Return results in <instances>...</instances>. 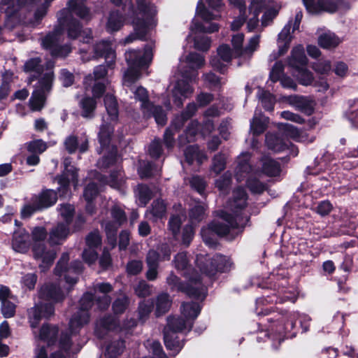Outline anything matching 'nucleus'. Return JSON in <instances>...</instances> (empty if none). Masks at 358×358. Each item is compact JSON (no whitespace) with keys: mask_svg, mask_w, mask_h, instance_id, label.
I'll use <instances>...</instances> for the list:
<instances>
[{"mask_svg":"<svg viewBox=\"0 0 358 358\" xmlns=\"http://www.w3.org/2000/svg\"><path fill=\"white\" fill-rule=\"evenodd\" d=\"M227 157L222 153H218L213 158L210 170L216 175L221 173L226 167Z\"/></svg>","mask_w":358,"mask_h":358,"instance_id":"603ef678","label":"nucleus"},{"mask_svg":"<svg viewBox=\"0 0 358 358\" xmlns=\"http://www.w3.org/2000/svg\"><path fill=\"white\" fill-rule=\"evenodd\" d=\"M113 130V127L110 124H103L101 127L99 138L101 147L104 148L108 145Z\"/></svg>","mask_w":358,"mask_h":358,"instance_id":"3c124183","label":"nucleus"},{"mask_svg":"<svg viewBox=\"0 0 358 358\" xmlns=\"http://www.w3.org/2000/svg\"><path fill=\"white\" fill-rule=\"evenodd\" d=\"M130 7L131 11L128 16L132 19L134 32L122 41L123 45L132 43L137 39L144 40L149 29L155 24L154 16L157 10L150 2L145 0H137V8L134 10L132 5Z\"/></svg>","mask_w":358,"mask_h":358,"instance_id":"7ed1b4c3","label":"nucleus"},{"mask_svg":"<svg viewBox=\"0 0 358 358\" xmlns=\"http://www.w3.org/2000/svg\"><path fill=\"white\" fill-rule=\"evenodd\" d=\"M48 68L45 73L38 81V89L33 92L31 98L29 100V106L31 111H41L45 106V92L50 91L54 80V73L52 67L54 66L52 62L47 64Z\"/></svg>","mask_w":358,"mask_h":358,"instance_id":"0eeeda50","label":"nucleus"},{"mask_svg":"<svg viewBox=\"0 0 358 358\" xmlns=\"http://www.w3.org/2000/svg\"><path fill=\"white\" fill-rule=\"evenodd\" d=\"M196 264L200 271L208 276H213L217 272L229 271L234 266L230 258L221 255H215L212 258L208 255H197Z\"/></svg>","mask_w":358,"mask_h":358,"instance_id":"6e6552de","label":"nucleus"},{"mask_svg":"<svg viewBox=\"0 0 358 358\" xmlns=\"http://www.w3.org/2000/svg\"><path fill=\"white\" fill-rule=\"evenodd\" d=\"M196 12L206 22V24H195V29L201 32L213 33L218 31L219 26L216 23H208L209 21L216 19L218 15H213L206 9L202 3L199 2L197 6Z\"/></svg>","mask_w":358,"mask_h":358,"instance_id":"dca6fc26","label":"nucleus"},{"mask_svg":"<svg viewBox=\"0 0 358 358\" xmlns=\"http://www.w3.org/2000/svg\"><path fill=\"white\" fill-rule=\"evenodd\" d=\"M124 21L125 17L118 10L111 11L108 17L106 29L110 33L117 31L123 27Z\"/></svg>","mask_w":358,"mask_h":358,"instance_id":"7c9ffc66","label":"nucleus"},{"mask_svg":"<svg viewBox=\"0 0 358 358\" xmlns=\"http://www.w3.org/2000/svg\"><path fill=\"white\" fill-rule=\"evenodd\" d=\"M287 63L289 66L294 69H301L306 67L308 59L306 56L304 48L301 45L294 47L291 51V55L287 59Z\"/></svg>","mask_w":358,"mask_h":358,"instance_id":"aec40b11","label":"nucleus"},{"mask_svg":"<svg viewBox=\"0 0 358 358\" xmlns=\"http://www.w3.org/2000/svg\"><path fill=\"white\" fill-rule=\"evenodd\" d=\"M66 10H62L59 13V25L49 33L41 42L44 49L48 50L52 57H66L71 52V48L68 45H62L64 38V29H66L68 36L75 39L79 36L82 38L83 43H89L92 39V31L82 30L80 22L72 17L64 18L63 14Z\"/></svg>","mask_w":358,"mask_h":358,"instance_id":"f03ea898","label":"nucleus"},{"mask_svg":"<svg viewBox=\"0 0 358 358\" xmlns=\"http://www.w3.org/2000/svg\"><path fill=\"white\" fill-rule=\"evenodd\" d=\"M266 143L268 148L274 152H281L288 146L283 138L273 134L266 135Z\"/></svg>","mask_w":358,"mask_h":358,"instance_id":"e433bc0d","label":"nucleus"},{"mask_svg":"<svg viewBox=\"0 0 358 358\" xmlns=\"http://www.w3.org/2000/svg\"><path fill=\"white\" fill-rule=\"evenodd\" d=\"M243 41L244 35L243 34L239 33L232 36L231 44L233 45L234 54L235 57H241L243 58Z\"/></svg>","mask_w":358,"mask_h":358,"instance_id":"6e6d98bb","label":"nucleus"},{"mask_svg":"<svg viewBox=\"0 0 358 358\" xmlns=\"http://www.w3.org/2000/svg\"><path fill=\"white\" fill-rule=\"evenodd\" d=\"M187 279L186 285L180 282V278L173 273L166 278V283L172 291H180L185 293L189 297L198 300H203L206 296V287L203 285L201 278H194L189 273H184Z\"/></svg>","mask_w":358,"mask_h":358,"instance_id":"423d86ee","label":"nucleus"},{"mask_svg":"<svg viewBox=\"0 0 358 358\" xmlns=\"http://www.w3.org/2000/svg\"><path fill=\"white\" fill-rule=\"evenodd\" d=\"M268 123V117L260 112H255L253 118L250 121V131L253 135L258 136L266 130Z\"/></svg>","mask_w":358,"mask_h":358,"instance_id":"c85d7f7f","label":"nucleus"},{"mask_svg":"<svg viewBox=\"0 0 358 358\" xmlns=\"http://www.w3.org/2000/svg\"><path fill=\"white\" fill-rule=\"evenodd\" d=\"M117 160V149L113 148L108 156L103 157L97 162V166L100 169H106L114 164Z\"/></svg>","mask_w":358,"mask_h":358,"instance_id":"680f3d73","label":"nucleus"},{"mask_svg":"<svg viewBox=\"0 0 358 358\" xmlns=\"http://www.w3.org/2000/svg\"><path fill=\"white\" fill-rule=\"evenodd\" d=\"M271 0H250L249 6L250 13L253 16L250 18L247 24V28L249 31H252L259 24V14L262 12L263 8L267 6L266 3Z\"/></svg>","mask_w":358,"mask_h":358,"instance_id":"6ab92c4d","label":"nucleus"},{"mask_svg":"<svg viewBox=\"0 0 358 358\" xmlns=\"http://www.w3.org/2000/svg\"><path fill=\"white\" fill-rule=\"evenodd\" d=\"M87 248H98L101 245V237L99 231H93L90 232L85 238Z\"/></svg>","mask_w":358,"mask_h":358,"instance_id":"69168bd1","label":"nucleus"},{"mask_svg":"<svg viewBox=\"0 0 358 358\" xmlns=\"http://www.w3.org/2000/svg\"><path fill=\"white\" fill-rule=\"evenodd\" d=\"M129 305V299L125 294H122L117 297L113 303V310L115 314H122Z\"/></svg>","mask_w":358,"mask_h":358,"instance_id":"5fc2aeb1","label":"nucleus"},{"mask_svg":"<svg viewBox=\"0 0 358 358\" xmlns=\"http://www.w3.org/2000/svg\"><path fill=\"white\" fill-rule=\"evenodd\" d=\"M69 260V253L64 252L57 264L55 273L57 275L59 276L62 275L63 273H65L64 278L66 282L71 285H73L77 282V275L83 271V264L80 261H74L71 263V266L67 268L66 265Z\"/></svg>","mask_w":358,"mask_h":358,"instance_id":"f8f14e48","label":"nucleus"},{"mask_svg":"<svg viewBox=\"0 0 358 358\" xmlns=\"http://www.w3.org/2000/svg\"><path fill=\"white\" fill-rule=\"evenodd\" d=\"M259 41L260 35H255L249 40L248 45L244 48V59H250L252 57L253 52L258 48Z\"/></svg>","mask_w":358,"mask_h":358,"instance_id":"bf43d9fd","label":"nucleus"},{"mask_svg":"<svg viewBox=\"0 0 358 358\" xmlns=\"http://www.w3.org/2000/svg\"><path fill=\"white\" fill-rule=\"evenodd\" d=\"M47 231L43 227H36L31 231L32 245L45 243L47 238Z\"/></svg>","mask_w":358,"mask_h":358,"instance_id":"13d9d810","label":"nucleus"},{"mask_svg":"<svg viewBox=\"0 0 358 358\" xmlns=\"http://www.w3.org/2000/svg\"><path fill=\"white\" fill-rule=\"evenodd\" d=\"M29 234L24 229H19L13 234L12 247L18 252L24 253L29 249Z\"/></svg>","mask_w":358,"mask_h":358,"instance_id":"5701e85b","label":"nucleus"},{"mask_svg":"<svg viewBox=\"0 0 358 358\" xmlns=\"http://www.w3.org/2000/svg\"><path fill=\"white\" fill-rule=\"evenodd\" d=\"M24 145L28 152L37 155L45 152L48 148L47 143L41 139L27 142Z\"/></svg>","mask_w":358,"mask_h":358,"instance_id":"49530a36","label":"nucleus"},{"mask_svg":"<svg viewBox=\"0 0 358 358\" xmlns=\"http://www.w3.org/2000/svg\"><path fill=\"white\" fill-rule=\"evenodd\" d=\"M231 4L239 9L240 15L231 24L233 31L238 30L241 27L245 21L246 7L243 0H229Z\"/></svg>","mask_w":358,"mask_h":358,"instance_id":"c9c22d12","label":"nucleus"},{"mask_svg":"<svg viewBox=\"0 0 358 358\" xmlns=\"http://www.w3.org/2000/svg\"><path fill=\"white\" fill-rule=\"evenodd\" d=\"M83 0H70L68 2V9L72 14H75L80 18L90 20L91 13L89 9L83 3Z\"/></svg>","mask_w":358,"mask_h":358,"instance_id":"c756f323","label":"nucleus"},{"mask_svg":"<svg viewBox=\"0 0 358 358\" xmlns=\"http://www.w3.org/2000/svg\"><path fill=\"white\" fill-rule=\"evenodd\" d=\"M135 195L138 205L145 206L151 199V191L144 185H139L135 190Z\"/></svg>","mask_w":358,"mask_h":358,"instance_id":"c03bdc74","label":"nucleus"},{"mask_svg":"<svg viewBox=\"0 0 358 358\" xmlns=\"http://www.w3.org/2000/svg\"><path fill=\"white\" fill-rule=\"evenodd\" d=\"M116 326V322L112 316H106L96 322L94 333L98 338H103L109 331Z\"/></svg>","mask_w":358,"mask_h":358,"instance_id":"a878e982","label":"nucleus"},{"mask_svg":"<svg viewBox=\"0 0 358 358\" xmlns=\"http://www.w3.org/2000/svg\"><path fill=\"white\" fill-rule=\"evenodd\" d=\"M69 225L64 222L58 223L49 233V243L56 245L61 244L69 235Z\"/></svg>","mask_w":358,"mask_h":358,"instance_id":"412c9836","label":"nucleus"},{"mask_svg":"<svg viewBox=\"0 0 358 358\" xmlns=\"http://www.w3.org/2000/svg\"><path fill=\"white\" fill-rule=\"evenodd\" d=\"M95 57H104L108 66L115 63V52L113 49L112 44L107 41H101L94 46Z\"/></svg>","mask_w":358,"mask_h":358,"instance_id":"a211bd4d","label":"nucleus"},{"mask_svg":"<svg viewBox=\"0 0 358 358\" xmlns=\"http://www.w3.org/2000/svg\"><path fill=\"white\" fill-rule=\"evenodd\" d=\"M80 106L83 109L82 115L85 117H92V113L96 108V101L93 98L84 97L80 101Z\"/></svg>","mask_w":358,"mask_h":358,"instance_id":"de8ad7c7","label":"nucleus"},{"mask_svg":"<svg viewBox=\"0 0 358 358\" xmlns=\"http://www.w3.org/2000/svg\"><path fill=\"white\" fill-rule=\"evenodd\" d=\"M172 301L166 293L159 294L156 299V315L158 317L166 313L171 306Z\"/></svg>","mask_w":358,"mask_h":358,"instance_id":"ea45409f","label":"nucleus"},{"mask_svg":"<svg viewBox=\"0 0 358 358\" xmlns=\"http://www.w3.org/2000/svg\"><path fill=\"white\" fill-rule=\"evenodd\" d=\"M57 209L59 215L65 221L64 224L69 225L75 213L73 206L69 203L60 204Z\"/></svg>","mask_w":358,"mask_h":358,"instance_id":"09e8293b","label":"nucleus"},{"mask_svg":"<svg viewBox=\"0 0 358 358\" xmlns=\"http://www.w3.org/2000/svg\"><path fill=\"white\" fill-rule=\"evenodd\" d=\"M262 172L270 177L277 176L281 172L280 164L271 157L265 156L262 158Z\"/></svg>","mask_w":358,"mask_h":358,"instance_id":"2f4dec72","label":"nucleus"},{"mask_svg":"<svg viewBox=\"0 0 358 358\" xmlns=\"http://www.w3.org/2000/svg\"><path fill=\"white\" fill-rule=\"evenodd\" d=\"M32 252L34 258L40 261L39 268L44 271L48 269L53 264L56 256L57 250L53 245L49 243L48 245L45 243L43 244L32 245Z\"/></svg>","mask_w":358,"mask_h":358,"instance_id":"ddd939ff","label":"nucleus"},{"mask_svg":"<svg viewBox=\"0 0 358 358\" xmlns=\"http://www.w3.org/2000/svg\"><path fill=\"white\" fill-rule=\"evenodd\" d=\"M140 77V69L129 67L124 75L123 83L127 87H131Z\"/></svg>","mask_w":358,"mask_h":358,"instance_id":"0e129e2a","label":"nucleus"},{"mask_svg":"<svg viewBox=\"0 0 358 358\" xmlns=\"http://www.w3.org/2000/svg\"><path fill=\"white\" fill-rule=\"evenodd\" d=\"M246 184L247 187L252 194H260L266 189V185L256 178H248Z\"/></svg>","mask_w":358,"mask_h":358,"instance_id":"e2e57ef3","label":"nucleus"},{"mask_svg":"<svg viewBox=\"0 0 358 358\" xmlns=\"http://www.w3.org/2000/svg\"><path fill=\"white\" fill-rule=\"evenodd\" d=\"M136 99L141 102V108L144 115L148 117L153 116L156 122L160 125H164L166 123V115L162 108L159 106H155L148 101V94L145 88L138 87L132 90Z\"/></svg>","mask_w":358,"mask_h":358,"instance_id":"9d476101","label":"nucleus"},{"mask_svg":"<svg viewBox=\"0 0 358 358\" xmlns=\"http://www.w3.org/2000/svg\"><path fill=\"white\" fill-rule=\"evenodd\" d=\"M164 344L168 350L173 351V355H177L183 348V343L178 341L175 333L164 331Z\"/></svg>","mask_w":358,"mask_h":358,"instance_id":"72a5a7b5","label":"nucleus"},{"mask_svg":"<svg viewBox=\"0 0 358 358\" xmlns=\"http://www.w3.org/2000/svg\"><path fill=\"white\" fill-rule=\"evenodd\" d=\"M204 62V57L199 54L192 52L187 56L186 63L191 69V71L182 73L184 79L177 81L172 90L173 103L177 107H182L184 99L192 94L194 89L189 82H193L197 79V69L202 67Z\"/></svg>","mask_w":358,"mask_h":358,"instance_id":"39448f33","label":"nucleus"},{"mask_svg":"<svg viewBox=\"0 0 358 358\" xmlns=\"http://www.w3.org/2000/svg\"><path fill=\"white\" fill-rule=\"evenodd\" d=\"M173 262L175 268L177 270L184 271V273L187 272L194 278L199 277L201 278V275H199L197 271L195 270H192L190 268H189V259L185 252H178L175 256Z\"/></svg>","mask_w":358,"mask_h":358,"instance_id":"cd10ccee","label":"nucleus"},{"mask_svg":"<svg viewBox=\"0 0 358 358\" xmlns=\"http://www.w3.org/2000/svg\"><path fill=\"white\" fill-rule=\"evenodd\" d=\"M153 308V303L148 301H143L138 305V316L139 319L145 321Z\"/></svg>","mask_w":358,"mask_h":358,"instance_id":"774afa93","label":"nucleus"},{"mask_svg":"<svg viewBox=\"0 0 358 358\" xmlns=\"http://www.w3.org/2000/svg\"><path fill=\"white\" fill-rule=\"evenodd\" d=\"M182 315L188 320L192 321L197 317L201 311V307L198 303H183L181 306Z\"/></svg>","mask_w":358,"mask_h":358,"instance_id":"58836bf2","label":"nucleus"},{"mask_svg":"<svg viewBox=\"0 0 358 358\" xmlns=\"http://www.w3.org/2000/svg\"><path fill=\"white\" fill-rule=\"evenodd\" d=\"M70 346L71 341L69 336L67 335H62L59 341V348L61 350L58 352L52 353L50 358H65Z\"/></svg>","mask_w":358,"mask_h":358,"instance_id":"4d7b16f0","label":"nucleus"},{"mask_svg":"<svg viewBox=\"0 0 358 358\" xmlns=\"http://www.w3.org/2000/svg\"><path fill=\"white\" fill-rule=\"evenodd\" d=\"M70 158H65L64 160V170L62 174L57 177L58 183L64 190L68 187L70 182L74 183L75 186L78 184V173L76 169L71 165Z\"/></svg>","mask_w":358,"mask_h":358,"instance_id":"f3484780","label":"nucleus"},{"mask_svg":"<svg viewBox=\"0 0 358 358\" xmlns=\"http://www.w3.org/2000/svg\"><path fill=\"white\" fill-rule=\"evenodd\" d=\"M94 296L89 292L83 294L80 300V308L73 315L69 322V329L73 334L77 333L85 324L90 321L88 310L94 304Z\"/></svg>","mask_w":358,"mask_h":358,"instance_id":"9b49d317","label":"nucleus"},{"mask_svg":"<svg viewBox=\"0 0 358 358\" xmlns=\"http://www.w3.org/2000/svg\"><path fill=\"white\" fill-rule=\"evenodd\" d=\"M124 348V341L118 340L109 344L106 350V356L108 358H115L120 355Z\"/></svg>","mask_w":358,"mask_h":358,"instance_id":"8fccbe9b","label":"nucleus"},{"mask_svg":"<svg viewBox=\"0 0 358 358\" xmlns=\"http://www.w3.org/2000/svg\"><path fill=\"white\" fill-rule=\"evenodd\" d=\"M166 204L162 199L155 200L150 209L147 211V215H151L154 221L161 219L166 215Z\"/></svg>","mask_w":358,"mask_h":358,"instance_id":"4c0bfd02","label":"nucleus"},{"mask_svg":"<svg viewBox=\"0 0 358 358\" xmlns=\"http://www.w3.org/2000/svg\"><path fill=\"white\" fill-rule=\"evenodd\" d=\"M250 155L248 152L242 153L237 159L238 165L236 169V178L238 182H241L244 178L252 171L248 162Z\"/></svg>","mask_w":358,"mask_h":358,"instance_id":"393cba45","label":"nucleus"},{"mask_svg":"<svg viewBox=\"0 0 358 358\" xmlns=\"http://www.w3.org/2000/svg\"><path fill=\"white\" fill-rule=\"evenodd\" d=\"M206 206L204 205L198 204L192 207L189 213L191 222H199L205 217Z\"/></svg>","mask_w":358,"mask_h":358,"instance_id":"052dcab7","label":"nucleus"},{"mask_svg":"<svg viewBox=\"0 0 358 358\" xmlns=\"http://www.w3.org/2000/svg\"><path fill=\"white\" fill-rule=\"evenodd\" d=\"M152 59L150 46L145 47L144 50H130L125 52V59L130 68L141 69L148 65Z\"/></svg>","mask_w":358,"mask_h":358,"instance_id":"4468645a","label":"nucleus"},{"mask_svg":"<svg viewBox=\"0 0 358 358\" xmlns=\"http://www.w3.org/2000/svg\"><path fill=\"white\" fill-rule=\"evenodd\" d=\"M55 308L51 303H39L28 310V318L31 328L38 327L42 318H48L54 314Z\"/></svg>","mask_w":358,"mask_h":358,"instance_id":"2eb2a0df","label":"nucleus"},{"mask_svg":"<svg viewBox=\"0 0 358 358\" xmlns=\"http://www.w3.org/2000/svg\"><path fill=\"white\" fill-rule=\"evenodd\" d=\"M341 43V40L331 32L324 33L318 38V43L323 48H334Z\"/></svg>","mask_w":358,"mask_h":358,"instance_id":"37998d69","label":"nucleus"},{"mask_svg":"<svg viewBox=\"0 0 358 358\" xmlns=\"http://www.w3.org/2000/svg\"><path fill=\"white\" fill-rule=\"evenodd\" d=\"M53 0H2L1 10L6 14L5 26L12 28L20 22L19 12L28 10L34 6H38L34 13L36 22H38L47 13L50 3Z\"/></svg>","mask_w":358,"mask_h":358,"instance_id":"20e7f679","label":"nucleus"},{"mask_svg":"<svg viewBox=\"0 0 358 358\" xmlns=\"http://www.w3.org/2000/svg\"><path fill=\"white\" fill-rule=\"evenodd\" d=\"M296 70L298 72L297 78L300 84L308 86L313 83L314 80L313 73L307 70L306 67Z\"/></svg>","mask_w":358,"mask_h":358,"instance_id":"338daca9","label":"nucleus"},{"mask_svg":"<svg viewBox=\"0 0 358 358\" xmlns=\"http://www.w3.org/2000/svg\"><path fill=\"white\" fill-rule=\"evenodd\" d=\"M41 59L39 57L29 59L24 65V70L26 72H34L41 75L43 72V66L41 64Z\"/></svg>","mask_w":358,"mask_h":358,"instance_id":"864d4df0","label":"nucleus"},{"mask_svg":"<svg viewBox=\"0 0 358 358\" xmlns=\"http://www.w3.org/2000/svg\"><path fill=\"white\" fill-rule=\"evenodd\" d=\"M104 104L110 119L116 120L118 117V106L115 97L107 94L104 97Z\"/></svg>","mask_w":358,"mask_h":358,"instance_id":"79ce46f5","label":"nucleus"},{"mask_svg":"<svg viewBox=\"0 0 358 358\" xmlns=\"http://www.w3.org/2000/svg\"><path fill=\"white\" fill-rule=\"evenodd\" d=\"M248 196L242 187L236 189L233 192V198L227 203V208L233 215L221 210L219 213L220 220H214L208 226L203 227L201 235L204 243L209 247L217 244L216 236H229L234 237V230L243 229L249 220L248 215L242 213V210L247 206Z\"/></svg>","mask_w":358,"mask_h":358,"instance_id":"f257e3e1","label":"nucleus"},{"mask_svg":"<svg viewBox=\"0 0 358 358\" xmlns=\"http://www.w3.org/2000/svg\"><path fill=\"white\" fill-rule=\"evenodd\" d=\"M40 298L45 300H50L59 302L64 299V294L61 289L52 284L43 285L39 292Z\"/></svg>","mask_w":358,"mask_h":358,"instance_id":"4be33fe9","label":"nucleus"},{"mask_svg":"<svg viewBox=\"0 0 358 358\" xmlns=\"http://www.w3.org/2000/svg\"><path fill=\"white\" fill-rule=\"evenodd\" d=\"M64 146L67 152L70 154L74 153L77 149L80 152H85L88 149V140L85 138L78 146V138L75 136H69L64 141Z\"/></svg>","mask_w":358,"mask_h":358,"instance_id":"f704fd0d","label":"nucleus"},{"mask_svg":"<svg viewBox=\"0 0 358 358\" xmlns=\"http://www.w3.org/2000/svg\"><path fill=\"white\" fill-rule=\"evenodd\" d=\"M257 96L260 100L262 106L267 110H272L275 103V98L273 95L262 88H259Z\"/></svg>","mask_w":358,"mask_h":358,"instance_id":"a18cd8bd","label":"nucleus"},{"mask_svg":"<svg viewBox=\"0 0 358 358\" xmlns=\"http://www.w3.org/2000/svg\"><path fill=\"white\" fill-rule=\"evenodd\" d=\"M110 216L113 220H103L101 226L106 234L108 243L114 248L117 243V231L127 221V215L120 206L115 205L110 209Z\"/></svg>","mask_w":358,"mask_h":358,"instance_id":"1a4fd4ad","label":"nucleus"},{"mask_svg":"<svg viewBox=\"0 0 358 358\" xmlns=\"http://www.w3.org/2000/svg\"><path fill=\"white\" fill-rule=\"evenodd\" d=\"M41 209L48 208L55 204L57 200V192L52 189L43 191L34 198Z\"/></svg>","mask_w":358,"mask_h":358,"instance_id":"473e14b6","label":"nucleus"},{"mask_svg":"<svg viewBox=\"0 0 358 358\" xmlns=\"http://www.w3.org/2000/svg\"><path fill=\"white\" fill-rule=\"evenodd\" d=\"M289 102L294 105L299 110L307 115H310L314 112V103L303 96H289Z\"/></svg>","mask_w":358,"mask_h":358,"instance_id":"bb28decb","label":"nucleus"},{"mask_svg":"<svg viewBox=\"0 0 358 358\" xmlns=\"http://www.w3.org/2000/svg\"><path fill=\"white\" fill-rule=\"evenodd\" d=\"M58 334V329L56 327H50L48 324H44L40 330L38 338L52 345L54 343L55 338Z\"/></svg>","mask_w":358,"mask_h":358,"instance_id":"a19ab883","label":"nucleus"},{"mask_svg":"<svg viewBox=\"0 0 358 358\" xmlns=\"http://www.w3.org/2000/svg\"><path fill=\"white\" fill-rule=\"evenodd\" d=\"M167 326L164 330L172 333L181 332L184 330L190 331L192 327V322L188 321L186 318L169 317Z\"/></svg>","mask_w":358,"mask_h":358,"instance_id":"b1692460","label":"nucleus"}]
</instances>
